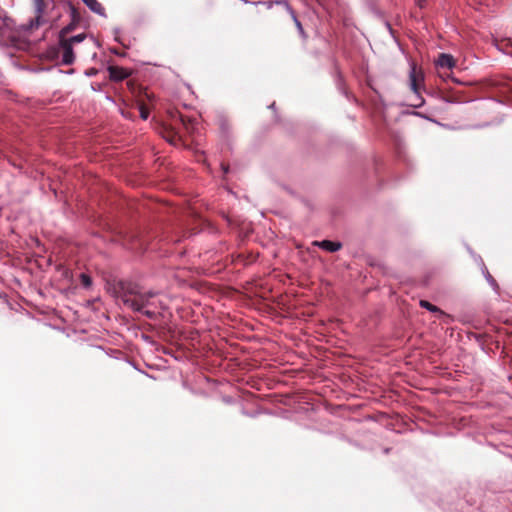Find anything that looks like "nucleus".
Wrapping results in <instances>:
<instances>
[{"label":"nucleus","instance_id":"nucleus-16","mask_svg":"<svg viewBox=\"0 0 512 512\" xmlns=\"http://www.w3.org/2000/svg\"><path fill=\"white\" fill-rule=\"evenodd\" d=\"M293 18H294V21H295V24H296L298 30L300 31L301 34H303L304 30H303V27H302L300 21H298V19L295 16H293Z\"/></svg>","mask_w":512,"mask_h":512},{"label":"nucleus","instance_id":"nucleus-5","mask_svg":"<svg viewBox=\"0 0 512 512\" xmlns=\"http://www.w3.org/2000/svg\"><path fill=\"white\" fill-rule=\"evenodd\" d=\"M410 87L411 90L419 95L420 85L424 82V74L421 70H418L415 64H412L409 73Z\"/></svg>","mask_w":512,"mask_h":512},{"label":"nucleus","instance_id":"nucleus-11","mask_svg":"<svg viewBox=\"0 0 512 512\" xmlns=\"http://www.w3.org/2000/svg\"><path fill=\"white\" fill-rule=\"evenodd\" d=\"M170 117L173 122L179 121L183 126L187 127V123H190L191 120L184 115L180 114L178 111H171Z\"/></svg>","mask_w":512,"mask_h":512},{"label":"nucleus","instance_id":"nucleus-20","mask_svg":"<svg viewBox=\"0 0 512 512\" xmlns=\"http://www.w3.org/2000/svg\"><path fill=\"white\" fill-rule=\"evenodd\" d=\"M221 166H222V169H223L224 173H227L228 172V166L225 165V164H222Z\"/></svg>","mask_w":512,"mask_h":512},{"label":"nucleus","instance_id":"nucleus-19","mask_svg":"<svg viewBox=\"0 0 512 512\" xmlns=\"http://www.w3.org/2000/svg\"><path fill=\"white\" fill-rule=\"evenodd\" d=\"M509 44H510V39L503 40V41L501 42V44H498V48H499L500 50H502L504 45H505V46H508Z\"/></svg>","mask_w":512,"mask_h":512},{"label":"nucleus","instance_id":"nucleus-6","mask_svg":"<svg viewBox=\"0 0 512 512\" xmlns=\"http://www.w3.org/2000/svg\"><path fill=\"white\" fill-rule=\"evenodd\" d=\"M70 11L72 20L67 26L60 30L58 38L68 37V34H70L80 22L81 17L78 11L75 9V7L70 6Z\"/></svg>","mask_w":512,"mask_h":512},{"label":"nucleus","instance_id":"nucleus-3","mask_svg":"<svg viewBox=\"0 0 512 512\" xmlns=\"http://www.w3.org/2000/svg\"><path fill=\"white\" fill-rule=\"evenodd\" d=\"M34 5L36 16L30 23L31 29H37L46 22L44 16L48 8V0H34Z\"/></svg>","mask_w":512,"mask_h":512},{"label":"nucleus","instance_id":"nucleus-15","mask_svg":"<svg viewBox=\"0 0 512 512\" xmlns=\"http://www.w3.org/2000/svg\"><path fill=\"white\" fill-rule=\"evenodd\" d=\"M138 107H139L140 117L143 120H146L149 117V110H148V108L146 107V105L144 103H140L138 105Z\"/></svg>","mask_w":512,"mask_h":512},{"label":"nucleus","instance_id":"nucleus-9","mask_svg":"<svg viewBox=\"0 0 512 512\" xmlns=\"http://www.w3.org/2000/svg\"><path fill=\"white\" fill-rule=\"evenodd\" d=\"M314 244L328 252H336L342 247L340 242H334L330 240H323L321 242H315Z\"/></svg>","mask_w":512,"mask_h":512},{"label":"nucleus","instance_id":"nucleus-4","mask_svg":"<svg viewBox=\"0 0 512 512\" xmlns=\"http://www.w3.org/2000/svg\"><path fill=\"white\" fill-rule=\"evenodd\" d=\"M59 48L62 54V63L64 65H71L75 61L73 52V45L66 41V38H58Z\"/></svg>","mask_w":512,"mask_h":512},{"label":"nucleus","instance_id":"nucleus-2","mask_svg":"<svg viewBox=\"0 0 512 512\" xmlns=\"http://www.w3.org/2000/svg\"><path fill=\"white\" fill-rule=\"evenodd\" d=\"M456 61L454 57L450 54L441 53L436 60V66L438 68L439 76L443 79L451 78L452 81L456 83H460L457 79L451 77V74L448 72L453 67H455Z\"/></svg>","mask_w":512,"mask_h":512},{"label":"nucleus","instance_id":"nucleus-14","mask_svg":"<svg viewBox=\"0 0 512 512\" xmlns=\"http://www.w3.org/2000/svg\"><path fill=\"white\" fill-rule=\"evenodd\" d=\"M80 282L83 287L89 288L92 284V279L89 275H87L85 273H81L80 274Z\"/></svg>","mask_w":512,"mask_h":512},{"label":"nucleus","instance_id":"nucleus-17","mask_svg":"<svg viewBox=\"0 0 512 512\" xmlns=\"http://www.w3.org/2000/svg\"><path fill=\"white\" fill-rule=\"evenodd\" d=\"M487 280L490 282V284L494 287V288H497V283L495 281V279L488 273L487 275Z\"/></svg>","mask_w":512,"mask_h":512},{"label":"nucleus","instance_id":"nucleus-1","mask_svg":"<svg viewBox=\"0 0 512 512\" xmlns=\"http://www.w3.org/2000/svg\"><path fill=\"white\" fill-rule=\"evenodd\" d=\"M114 296L133 311L141 312L149 319H154L156 313L149 309L154 303L151 301L156 293L153 291L142 292L140 287L132 282L118 281L113 285Z\"/></svg>","mask_w":512,"mask_h":512},{"label":"nucleus","instance_id":"nucleus-18","mask_svg":"<svg viewBox=\"0 0 512 512\" xmlns=\"http://www.w3.org/2000/svg\"><path fill=\"white\" fill-rule=\"evenodd\" d=\"M487 280L490 282V284L494 287V288H497V283L495 281V279L488 273L487 275Z\"/></svg>","mask_w":512,"mask_h":512},{"label":"nucleus","instance_id":"nucleus-10","mask_svg":"<svg viewBox=\"0 0 512 512\" xmlns=\"http://www.w3.org/2000/svg\"><path fill=\"white\" fill-rule=\"evenodd\" d=\"M93 12L103 14L104 8L97 0H82Z\"/></svg>","mask_w":512,"mask_h":512},{"label":"nucleus","instance_id":"nucleus-12","mask_svg":"<svg viewBox=\"0 0 512 512\" xmlns=\"http://www.w3.org/2000/svg\"><path fill=\"white\" fill-rule=\"evenodd\" d=\"M419 304H420V306L422 308H425V309L429 310L430 312L438 313L439 315H444L445 314L440 308H438L437 306L431 304L427 300H420Z\"/></svg>","mask_w":512,"mask_h":512},{"label":"nucleus","instance_id":"nucleus-8","mask_svg":"<svg viewBox=\"0 0 512 512\" xmlns=\"http://www.w3.org/2000/svg\"><path fill=\"white\" fill-rule=\"evenodd\" d=\"M161 134L170 143H175L178 140V132L172 124L170 126L164 125Z\"/></svg>","mask_w":512,"mask_h":512},{"label":"nucleus","instance_id":"nucleus-13","mask_svg":"<svg viewBox=\"0 0 512 512\" xmlns=\"http://www.w3.org/2000/svg\"><path fill=\"white\" fill-rule=\"evenodd\" d=\"M85 38H86V34L82 33V34H78L76 36L66 37V41H68L70 44L74 45L76 43L82 42Z\"/></svg>","mask_w":512,"mask_h":512},{"label":"nucleus","instance_id":"nucleus-7","mask_svg":"<svg viewBox=\"0 0 512 512\" xmlns=\"http://www.w3.org/2000/svg\"><path fill=\"white\" fill-rule=\"evenodd\" d=\"M109 78L113 81H122L130 76V72L120 66L108 67Z\"/></svg>","mask_w":512,"mask_h":512}]
</instances>
